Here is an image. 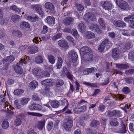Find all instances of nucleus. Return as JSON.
Segmentation results:
<instances>
[{
    "label": "nucleus",
    "mask_w": 134,
    "mask_h": 134,
    "mask_svg": "<svg viewBox=\"0 0 134 134\" xmlns=\"http://www.w3.org/2000/svg\"><path fill=\"white\" fill-rule=\"evenodd\" d=\"M73 125V121L71 117H68L65 119V121L64 123V128L68 131H70Z\"/></svg>",
    "instance_id": "f257e3e1"
},
{
    "label": "nucleus",
    "mask_w": 134,
    "mask_h": 134,
    "mask_svg": "<svg viewBox=\"0 0 134 134\" xmlns=\"http://www.w3.org/2000/svg\"><path fill=\"white\" fill-rule=\"evenodd\" d=\"M25 59L23 58L14 67V70L17 73L19 74H22L23 72V70L22 69L20 65L23 64H25Z\"/></svg>",
    "instance_id": "f03ea898"
},
{
    "label": "nucleus",
    "mask_w": 134,
    "mask_h": 134,
    "mask_svg": "<svg viewBox=\"0 0 134 134\" xmlns=\"http://www.w3.org/2000/svg\"><path fill=\"white\" fill-rule=\"evenodd\" d=\"M116 2L120 8L124 10H128L130 9L128 3L122 0H116Z\"/></svg>",
    "instance_id": "7ed1b4c3"
},
{
    "label": "nucleus",
    "mask_w": 134,
    "mask_h": 134,
    "mask_svg": "<svg viewBox=\"0 0 134 134\" xmlns=\"http://www.w3.org/2000/svg\"><path fill=\"white\" fill-rule=\"evenodd\" d=\"M83 19L85 20L88 22H93L96 20V17L94 14L89 12L85 14L83 16Z\"/></svg>",
    "instance_id": "20e7f679"
},
{
    "label": "nucleus",
    "mask_w": 134,
    "mask_h": 134,
    "mask_svg": "<svg viewBox=\"0 0 134 134\" xmlns=\"http://www.w3.org/2000/svg\"><path fill=\"white\" fill-rule=\"evenodd\" d=\"M92 52L91 49L88 46H84L81 47L80 50V53L82 56H83L89 54Z\"/></svg>",
    "instance_id": "39448f33"
},
{
    "label": "nucleus",
    "mask_w": 134,
    "mask_h": 134,
    "mask_svg": "<svg viewBox=\"0 0 134 134\" xmlns=\"http://www.w3.org/2000/svg\"><path fill=\"white\" fill-rule=\"evenodd\" d=\"M101 5L103 8L107 10H110L113 8L111 2L107 0L102 1L101 2Z\"/></svg>",
    "instance_id": "423d86ee"
},
{
    "label": "nucleus",
    "mask_w": 134,
    "mask_h": 134,
    "mask_svg": "<svg viewBox=\"0 0 134 134\" xmlns=\"http://www.w3.org/2000/svg\"><path fill=\"white\" fill-rule=\"evenodd\" d=\"M32 8L34 9L40 15L42 16H43L44 13L42 10V7L41 5L39 4L32 5Z\"/></svg>",
    "instance_id": "0eeeda50"
},
{
    "label": "nucleus",
    "mask_w": 134,
    "mask_h": 134,
    "mask_svg": "<svg viewBox=\"0 0 134 134\" xmlns=\"http://www.w3.org/2000/svg\"><path fill=\"white\" fill-rule=\"evenodd\" d=\"M89 27L91 30L94 31L98 34H100L102 32L101 30L99 29L98 25L97 24L92 23Z\"/></svg>",
    "instance_id": "6e6552de"
},
{
    "label": "nucleus",
    "mask_w": 134,
    "mask_h": 134,
    "mask_svg": "<svg viewBox=\"0 0 134 134\" xmlns=\"http://www.w3.org/2000/svg\"><path fill=\"white\" fill-rule=\"evenodd\" d=\"M45 8L48 9L52 14H54L55 13V7L53 4L51 2H47L44 4Z\"/></svg>",
    "instance_id": "1a4fd4ad"
},
{
    "label": "nucleus",
    "mask_w": 134,
    "mask_h": 134,
    "mask_svg": "<svg viewBox=\"0 0 134 134\" xmlns=\"http://www.w3.org/2000/svg\"><path fill=\"white\" fill-rule=\"evenodd\" d=\"M4 106V107L8 109L10 108V106L9 105L8 102L6 101L4 99V95H1L0 96V104Z\"/></svg>",
    "instance_id": "9d476101"
},
{
    "label": "nucleus",
    "mask_w": 134,
    "mask_h": 134,
    "mask_svg": "<svg viewBox=\"0 0 134 134\" xmlns=\"http://www.w3.org/2000/svg\"><path fill=\"white\" fill-rule=\"evenodd\" d=\"M58 44L61 48L66 49L68 47V43L65 40H61L58 42Z\"/></svg>",
    "instance_id": "9b49d317"
},
{
    "label": "nucleus",
    "mask_w": 134,
    "mask_h": 134,
    "mask_svg": "<svg viewBox=\"0 0 134 134\" xmlns=\"http://www.w3.org/2000/svg\"><path fill=\"white\" fill-rule=\"evenodd\" d=\"M113 24L116 26L119 27L123 28L126 26V24L120 20L118 21L114 20Z\"/></svg>",
    "instance_id": "f8f14e48"
},
{
    "label": "nucleus",
    "mask_w": 134,
    "mask_h": 134,
    "mask_svg": "<svg viewBox=\"0 0 134 134\" xmlns=\"http://www.w3.org/2000/svg\"><path fill=\"white\" fill-rule=\"evenodd\" d=\"M97 71V69L95 68H92L85 69L83 71V73L84 75H87L90 73H94Z\"/></svg>",
    "instance_id": "ddd939ff"
},
{
    "label": "nucleus",
    "mask_w": 134,
    "mask_h": 134,
    "mask_svg": "<svg viewBox=\"0 0 134 134\" xmlns=\"http://www.w3.org/2000/svg\"><path fill=\"white\" fill-rule=\"evenodd\" d=\"M74 21L73 18L68 17L64 20L63 23L65 25L68 26L71 24Z\"/></svg>",
    "instance_id": "4468645a"
},
{
    "label": "nucleus",
    "mask_w": 134,
    "mask_h": 134,
    "mask_svg": "<svg viewBox=\"0 0 134 134\" xmlns=\"http://www.w3.org/2000/svg\"><path fill=\"white\" fill-rule=\"evenodd\" d=\"M55 18L52 16H49L47 17L45 20L46 22L49 25L53 24L54 25L55 24Z\"/></svg>",
    "instance_id": "2eb2a0df"
},
{
    "label": "nucleus",
    "mask_w": 134,
    "mask_h": 134,
    "mask_svg": "<svg viewBox=\"0 0 134 134\" xmlns=\"http://www.w3.org/2000/svg\"><path fill=\"white\" fill-rule=\"evenodd\" d=\"M126 131L125 125L122 122L121 123V128L119 130L116 131L115 132L120 133H124L126 132Z\"/></svg>",
    "instance_id": "dca6fc26"
},
{
    "label": "nucleus",
    "mask_w": 134,
    "mask_h": 134,
    "mask_svg": "<svg viewBox=\"0 0 134 134\" xmlns=\"http://www.w3.org/2000/svg\"><path fill=\"white\" fill-rule=\"evenodd\" d=\"M69 54L73 62H76L78 58L77 54L74 51H72L69 52Z\"/></svg>",
    "instance_id": "f3484780"
},
{
    "label": "nucleus",
    "mask_w": 134,
    "mask_h": 134,
    "mask_svg": "<svg viewBox=\"0 0 134 134\" xmlns=\"http://www.w3.org/2000/svg\"><path fill=\"white\" fill-rule=\"evenodd\" d=\"M3 12L0 9V24L2 25L6 24L7 22V20L5 18H3Z\"/></svg>",
    "instance_id": "a211bd4d"
},
{
    "label": "nucleus",
    "mask_w": 134,
    "mask_h": 134,
    "mask_svg": "<svg viewBox=\"0 0 134 134\" xmlns=\"http://www.w3.org/2000/svg\"><path fill=\"white\" fill-rule=\"evenodd\" d=\"M28 48L29 52L31 54L35 53L38 51V48L37 46L33 45L29 46Z\"/></svg>",
    "instance_id": "6ab92c4d"
},
{
    "label": "nucleus",
    "mask_w": 134,
    "mask_h": 134,
    "mask_svg": "<svg viewBox=\"0 0 134 134\" xmlns=\"http://www.w3.org/2000/svg\"><path fill=\"white\" fill-rule=\"evenodd\" d=\"M32 72L35 76H40L41 75L42 71L38 68H36L32 70Z\"/></svg>",
    "instance_id": "aec40b11"
},
{
    "label": "nucleus",
    "mask_w": 134,
    "mask_h": 134,
    "mask_svg": "<svg viewBox=\"0 0 134 134\" xmlns=\"http://www.w3.org/2000/svg\"><path fill=\"white\" fill-rule=\"evenodd\" d=\"M78 28L81 32L83 33L85 31L86 26L85 25L84 23L82 22L79 24Z\"/></svg>",
    "instance_id": "412c9836"
},
{
    "label": "nucleus",
    "mask_w": 134,
    "mask_h": 134,
    "mask_svg": "<svg viewBox=\"0 0 134 134\" xmlns=\"http://www.w3.org/2000/svg\"><path fill=\"white\" fill-rule=\"evenodd\" d=\"M83 59L86 61H92L93 59V55L92 54V52L89 54L84 56L83 57Z\"/></svg>",
    "instance_id": "4be33fe9"
},
{
    "label": "nucleus",
    "mask_w": 134,
    "mask_h": 134,
    "mask_svg": "<svg viewBox=\"0 0 134 134\" xmlns=\"http://www.w3.org/2000/svg\"><path fill=\"white\" fill-rule=\"evenodd\" d=\"M85 36L88 39L93 38L95 37L94 34L91 31H88L85 33Z\"/></svg>",
    "instance_id": "5701e85b"
},
{
    "label": "nucleus",
    "mask_w": 134,
    "mask_h": 134,
    "mask_svg": "<svg viewBox=\"0 0 134 134\" xmlns=\"http://www.w3.org/2000/svg\"><path fill=\"white\" fill-rule=\"evenodd\" d=\"M45 124V120L43 119L38 122L37 126L39 129L41 130L44 126Z\"/></svg>",
    "instance_id": "b1692460"
},
{
    "label": "nucleus",
    "mask_w": 134,
    "mask_h": 134,
    "mask_svg": "<svg viewBox=\"0 0 134 134\" xmlns=\"http://www.w3.org/2000/svg\"><path fill=\"white\" fill-rule=\"evenodd\" d=\"M119 50L116 48L114 49L112 51V56L114 58H117L119 56Z\"/></svg>",
    "instance_id": "393cba45"
},
{
    "label": "nucleus",
    "mask_w": 134,
    "mask_h": 134,
    "mask_svg": "<svg viewBox=\"0 0 134 134\" xmlns=\"http://www.w3.org/2000/svg\"><path fill=\"white\" fill-rule=\"evenodd\" d=\"M38 85V83L35 80L31 82L29 85L30 88L34 90L35 89Z\"/></svg>",
    "instance_id": "a878e982"
},
{
    "label": "nucleus",
    "mask_w": 134,
    "mask_h": 134,
    "mask_svg": "<svg viewBox=\"0 0 134 134\" xmlns=\"http://www.w3.org/2000/svg\"><path fill=\"white\" fill-rule=\"evenodd\" d=\"M43 56L40 55H38L36 57L35 59V61L37 64L42 63L43 62Z\"/></svg>",
    "instance_id": "bb28decb"
},
{
    "label": "nucleus",
    "mask_w": 134,
    "mask_h": 134,
    "mask_svg": "<svg viewBox=\"0 0 134 134\" xmlns=\"http://www.w3.org/2000/svg\"><path fill=\"white\" fill-rule=\"evenodd\" d=\"M14 59V57L12 55L8 56L4 60V62H6L8 64H9L12 62Z\"/></svg>",
    "instance_id": "cd10ccee"
},
{
    "label": "nucleus",
    "mask_w": 134,
    "mask_h": 134,
    "mask_svg": "<svg viewBox=\"0 0 134 134\" xmlns=\"http://www.w3.org/2000/svg\"><path fill=\"white\" fill-rule=\"evenodd\" d=\"M116 67L117 68L120 69H127L129 67V66L127 64H116Z\"/></svg>",
    "instance_id": "c85d7f7f"
},
{
    "label": "nucleus",
    "mask_w": 134,
    "mask_h": 134,
    "mask_svg": "<svg viewBox=\"0 0 134 134\" xmlns=\"http://www.w3.org/2000/svg\"><path fill=\"white\" fill-rule=\"evenodd\" d=\"M63 63V60L60 57H58V62L56 64L57 68L60 69L62 67Z\"/></svg>",
    "instance_id": "c756f323"
},
{
    "label": "nucleus",
    "mask_w": 134,
    "mask_h": 134,
    "mask_svg": "<svg viewBox=\"0 0 134 134\" xmlns=\"http://www.w3.org/2000/svg\"><path fill=\"white\" fill-rule=\"evenodd\" d=\"M38 18L37 16H36L34 17L28 16L27 18L28 20L32 22H35L38 20Z\"/></svg>",
    "instance_id": "7c9ffc66"
},
{
    "label": "nucleus",
    "mask_w": 134,
    "mask_h": 134,
    "mask_svg": "<svg viewBox=\"0 0 134 134\" xmlns=\"http://www.w3.org/2000/svg\"><path fill=\"white\" fill-rule=\"evenodd\" d=\"M30 99L28 98H23L21 99V104L23 105H24L28 103V102L29 101Z\"/></svg>",
    "instance_id": "2f4dec72"
},
{
    "label": "nucleus",
    "mask_w": 134,
    "mask_h": 134,
    "mask_svg": "<svg viewBox=\"0 0 134 134\" xmlns=\"http://www.w3.org/2000/svg\"><path fill=\"white\" fill-rule=\"evenodd\" d=\"M20 27L21 28H23L24 27L29 28L30 27V25L28 22L23 21L20 23Z\"/></svg>",
    "instance_id": "473e14b6"
},
{
    "label": "nucleus",
    "mask_w": 134,
    "mask_h": 134,
    "mask_svg": "<svg viewBox=\"0 0 134 134\" xmlns=\"http://www.w3.org/2000/svg\"><path fill=\"white\" fill-rule=\"evenodd\" d=\"M48 58L49 62L52 64H54L55 62V58L54 56L51 54H49L48 55Z\"/></svg>",
    "instance_id": "72a5a7b5"
},
{
    "label": "nucleus",
    "mask_w": 134,
    "mask_h": 134,
    "mask_svg": "<svg viewBox=\"0 0 134 134\" xmlns=\"http://www.w3.org/2000/svg\"><path fill=\"white\" fill-rule=\"evenodd\" d=\"M19 16L17 15H13L11 16L12 21L14 23H16L19 20Z\"/></svg>",
    "instance_id": "f704fd0d"
},
{
    "label": "nucleus",
    "mask_w": 134,
    "mask_h": 134,
    "mask_svg": "<svg viewBox=\"0 0 134 134\" xmlns=\"http://www.w3.org/2000/svg\"><path fill=\"white\" fill-rule=\"evenodd\" d=\"M9 126V123L8 122L6 121H3L2 124V127L4 129H7Z\"/></svg>",
    "instance_id": "c9c22d12"
},
{
    "label": "nucleus",
    "mask_w": 134,
    "mask_h": 134,
    "mask_svg": "<svg viewBox=\"0 0 134 134\" xmlns=\"http://www.w3.org/2000/svg\"><path fill=\"white\" fill-rule=\"evenodd\" d=\"M59 104V103L58 101L53 100L51 102V105L52 107L54 108H57Z\"/></svg>",
    "instance_id": "e433bc0d"
},
{
    "label": "nucleus",
    "mask_w": 134,
    "mask_h": 134,
    "mask_svg": "<svg viewBox=\"0 0 134 134\" xmlns=\"http://www.w3.org/2000/svg\"><path fill=\"white\" fill-rule=\"evenodd\" d=\"M133 78V77H128L125 78L124 80L126 83L127 84H130L132 83V81Z\"/></svg>",
    "instance_id": "4c0bfd02"
},
{
    "label": "nucleus",
    "mask_w": 134,
    "mask_h": 134,
    "mask_svg": "<svg viewBox=\"0 0 134 134\" xmlns=\"http://www.w3.org/2000/svg\"><path fill=\"white\" fill-rule=\"evenodd\" d=\"M12 34L14 35L19 37H21L22 36L21 32L18 30H14L13 31Z\"/></svg>",
    "instance_id": "58836bf2"
},
{
    "label": "nucleus",
    "mask_w": 134,
    "mask_h": 134,
    "mask_svg": "<svg viewBox=\"0 0 134 134\" xmlns=\"http://www.w3.org/2000/svg\"><path fill=\"white\" fill-rule=\"evenodd\" d=\"M76 8L79 11H82L84 8L83 7L81 4L79 3H76L75 5Z\"/></svg>",
    "instance_id": "ea45409f"
},
{
    "label": "nucleus",
    "mask_w": 134,
    "mask_h": 134,
    "mask_svg": "<svg viewBox=\"0 0 134 134\" xmlns=\"http://www.w3.org/2000/svg\"><path fill=\"white\" fill-rule=\"evenodd\" d=\"M24 92V91L21 89H17L14 91V94L16 95H19L22 94Z\"/></svg>",
    "instance_id": "a19ab883"
},
{
    "label": "nucleus",
    "mask_w": 134,
    "mask_h": 134,
    "mask_svg": "<svg viewBox=\"0 0 134 134\" xmlns=\"http://www.w3.org/2000/svg\"><path fill=\"white\" fill-rule=\"evenodd\" d=\"M99 124V122L97 120H93L90 124L91 126L96 127Z\"/></svg>",
    "instance_id": "79ce46f5"
},
{
    "label": "nucleus",
    "mask_w": 134,
    "mask_h": 134,
    "mask_svg": "<svg viewBox=\"0 0 134 134\" xmlns=\"http://www.w3.org/2000/svg\"><path fill=\"white\" fill-rule=\"evenodd\" d=\"M41 83L43 85H48L51 83V80L49 79H47L42 81Z\"/></svg>",
    "instance_id": "37998d69"
},
{
    "label": "nucleus",
    "mask_w": 134,
    "mask_h": 134,
    "mask_svg": "<svg viewBox=\"0 0 134 134\" xmlns=\"http://www.w3.org/2000/svg\"><path fill=\"white\" fill-rule=\"evenodd\" d=\"M98 22L101 26L104 28L105 27V23L102 18H100L98 20Z\"/></svg>",
    "instance_id": "c03bdc74"
},
{
    "label": "nucleus",
    "mask_w": 134,
    "mask_h": 134,
    "mask_svg": "<svg viewBox=\"0 0 134 134\" xmlns=\"http://www.w3.org/2000/svg\"><path fill=\"white\" fill-rule=\"evenodd\" d=\"M117 119L116 118H115L114 119V121H111L110 122V125L112 126H118L119 124V122L117 121Z\"/></svg>",
    "instance_id": "a18cd8bd"
},
{
    "label": "nucleus",
    "mask_w": 134,
    "mask_h": 134,
    "mask_svg": "<svg viewBox=\"0 0 134 134\" xmlns=\"http://www.w3.org/2000/svg\"><path fill=\"white\" fill-rule=\"evenodd\" d=\"M10 9L12 10L15 11V12H20V9L14 5H13L11 6Z\"/></svg>",
    "instance_id": "49530a36"
},
{
    "label": "nucleus",
    "mask_w": 134,
    "mask_h": 134,
    "mask_svg": "<svg viewBox=\"0 0 134 134\" xmlns=\"http://www.w3.org/2000/svg\"><path fill=\"white\" fill-rule=\"evenodd\" d=\"M27 114L29 115L39 117H41L42 116V115L39 113H35L33 112H27Z\"/></svg>",
    "instance_id": "de8ad7c7"
},
{
    "label": "nucleus",
    "mask_w": 134,
    "mask_h": 134,
    "mask_svg": "<svg viewBox=\"0 0 134 134\" xmlns=\"http://www.w3.org/2000/svg\"><path fill=\"white\" fill-rule=\"evenodd\" d=\"M53 123L52 121L49 122L47 125V129L48 131H49L51 130L53 127Z\"/></svg>",
    "instance_id": "09e8293b"
},
{
    "label": "nucleus",
    "mask_w": 134,
    "mask_h": 134,
    "mask_svg": "<svg viewBox=\"0 0 134 134\" xmlns=\"http://www.w3.org/2000/svg\"><path fill=\"white\" fill-rule=\"evenodd\" d=\"M21 121L20 119H16L14 121V124L16 126H18L21 125Z\"/></svg>",
    "instance_id": "8fccbe9b"
},
{
    "label": "nucleus",
    "mask_w": 134,
    "mask_h": 134,
    "mask_svg": "<svg viewBox=\"0 0 134 134\" xmlns=\"http://www.w3.org/2000/svg\"><path fill=\"white\" fill-rule=\"evenodd\" d=\"M122 92L125 94H127L131 91L130 89L127 87H124L122 89Z\"/></svg>",
    "instance_id": "3c124183"
},
{
    "label": "nucleus",
    "mask_w": 134,
    "mask_h": 134,
    "mask_svg": "<svg viewBox=\"0 0 134 134\" xmlns=\"http://www.w3.org/2000/svg\"><path fill=\"white\" fill-rule=\"evenodd\" d=\"M70 33L74 37L78 35L77 31L75 29H73L71 31Z\"/></svg>",
    "instance_id": "603ef678"
},
{
    "label": "nucleus",
    "mask_w": 134,
    "mask_h": 134,
    "mask_svg": "<svg viewBox=\"0 0 134 134\" xmlns=\"http://www.w3.org/2000/svg\"><path fill=\"white\" fill-rule=\"evenodd\" d=\"M109 40L107 39L104 40L101 44L104 46L105 47L107 48L108 44H109Z\"/></svg>",
    "instance_id": "864d4df0"
},
{
    "label": "nucleus",
    "mask_w": 134,
    "mask_h": 134,
    "mask_svg": "<svg viewBox=\"0 0 134 134\" xmlns=\"http://www.w3.org/2000/svg\"><path fill=\"white\" fill-rule=\"evenodd\" d=\"M125 74L127 75H132L134 74V69L126 70L125 72Z\"/></svg>",
    "instance_id": "5fc2aeb1"
},
{
    "label": "nucleus",
    "mask_w": 134,
    "mask_h": 134,
    "mask_svg": "<svg viewBox=\"0 0 134 134\" xmlns=\"http://www.w3.org/2000/svg\"><path fill=\"white\" fill-rule=\"evenodd\" d=\"M48 30V28L46 26L44 25L43 27L42 30L41 32L42 34H44L47 33Z\"/></svg>",
    "instance_id": "6e6d98bb"
},
{
    "label": "nucleus",
    "mask_w": 134,
    "mask_h": 134,
    "mask_svg": "<svg viewBox=\"0 0 134 134\" xmlns=\"http://www.w3.org/2000/svg\"><path fill=\"white\" fill-rule=\"evenodd\" d=\"M114 116H116L120 117L121 115V113L118 110H114Z\"/></svg>",
    "instance_id": "4d7b16f0"
},
{
    "label": "nucleus",
    "mask_w": 134,
    "mask_h": 134,
    "mask_svg": "<svg viewBox=\"0 0 134 134\" xmlns=\"http://www.w3.org/2000/svg\"><path fill=\"white\" fill-rule=\"evenodd\" d=\"M36 104H30L28 107L29 109L32 110H36Z\"/></svg>",
    "instance_id": "13d9d810"
},
{
    "label": "nucleus",
    "mask_w": 134,
    "mask_h": 134,
    "mask_svg": "<svg viewBox=\"0 0 134 134\" xmlns=\"http://www.w3.org/2000/svg\"><path fill=\"white\" fill-rule=\"evenodd\" d=\"M64 84L63 81L61 80H58L56 84V86L59 87L62 85Z\"/></svg>",
    "instance_id": "bf43d9fd"
},
{
    "label": "nucleus",
    "mask_w": 134,
    "mask_h": 134,
    "mask_svg": "<svg viewBox=\"0 0 134 134\" xmlns=\"http://www.w3.org/2000/svg\"><path fill=\"white\" fill-rule=\"evenodd\" d=\"M32 97L33 100L35 101H39L40 100V99L36 94H34L32 95Z\"/></svg>",
    "instance_id": "052dcab7"
},
{
    "label": "nucleus",
    "mask_w": 134,
    "mask_h": 134,
    "mask_svg": "<svg viewBox=\"0 0 134 134\" xmlns=\"http://www.w3.org/2000/svg\"><path fill=\"white\" fill-rule=\"evenodd\" d=\"M66 75L68 78L71 80H73V76L69 71H67L66 73Z\"/></svg>",
    "instance_id": "680f3d73"
},
{
    "label": "nucleus",
    "mask_w": 134,
    "mask_h": 134,
    "mask_svg": "<svg viewBox=\"0 0 134 134\" xmlns=\"http://www.w3.org/2000/svg\"><path fill=\"white\" fill-rule=\"evenodd\" d=\"M79 108V110H80V113L85 111L86 110V107L84 105L82 106Z\"/></svg>",
    "instance_id": "e2e57ef3"
},
{
    "label": "nucleus",
    "mask_w": 134,
    "mask_h": 134,
    "mask_svg": "<svg viewBox=\"0 0 134 134\" xmlns=\"http://www.w3.org/2000/svg\"><path fill=\"white\" fill-rule=\"evenodd\" d=\"M129 21H130V24H132L134 23V14L131 15H129Z\"/></svg>",
    "instance_id": "0e129e2a"
},
{
    "label": "nucleus",
    "mask_w": 134,
    "mask_h": 134,
    "mask_svg": "<svg viewBox=\"0 0 134 134\" xmlns=\"http://www.w3.org/2000/svg\"><path fill=\"white\" fill-rule=\"evenodd\" d=\"M105 47L103 45H102V44H100L99 46L98 49V51L100 52H102L104 51Z\"/></svg>",
    "instance_id": "69168bd1"
},
{
    "label": "nucleus",
    "mask_w": 134,
    "mask_h": 134,
    "mask_svg": "<svg viewBox=\"0 0 134 134\" xmlns=\"http://www.w3.org/2000/svg\"><path fill=\"white\" fill-rule=\"evenodd\" d=\"M62 34L61 33H58L56 35L54 36L53 37V39L54 40H55L61 37H62Z\"/></svg>",
    "instance_id": "338daca9"
},
{
    "label": "nucleus",
    "mask_w": 134,
    "mask_h": 134,
    "mask_svg": "<svg viewBox=\"0 0 134 134\" xmlns=\"http://www.w3.org/2000/svg\"><path fill=\"white\" fill-rule=\"evenodd\" d=\"M66 39L70 42H72V43H74L75 42V40L74 39L70 36H67L66 37Z\"/></svg>",
    "instance_id": "774afa93"
}]
</instances>
